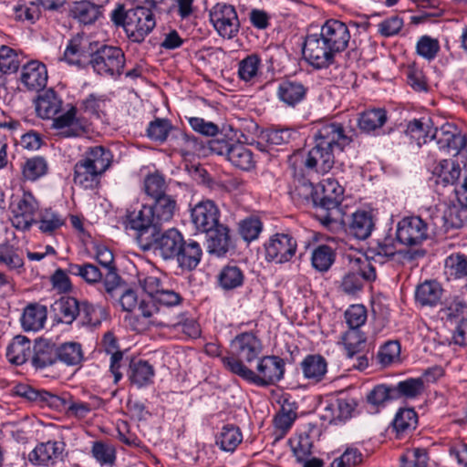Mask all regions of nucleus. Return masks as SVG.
I'll use <instances>...</instances> for the list:
<instances>
[{"label": "nucleus", "instance_id": "1", "mask_svg": "<svg viewBox=\"0 0 467 467\" xmlns=\"http://www.w3.org/2000/svg\"><path fill=\"white\" fill-rule=\"evenodd\" d=\"M315 146L308 151L304 165L309 171L326 174L335 164L336 152H342L352 142L342 124L326 123L314 134Z\"/></svg>", "mask_w": 467, "mask_h": 467}, {"label": "nucleus", "instance_id": "2", "mask_svg": "<svg viewBox=\"0 0 467 467\" xmlns=\"http://www.w3.org/2000/svg\"><path fill=\"white\" fill-rule=\"evenodd\" d=\"M320 192H313L312 200L315 207V217L328 230L334 231L339 225L345 224L340 217L339 205L342 202L344 188L332 178L324 180L319 184Z\"/></svg>", "mask_w": 467, "mask_h": 467}, {"label": "nucleus", "instance_id": "3", "mask_svg": "<svg viewBox=\"0 0 467 467\" xmlns=\"http://www.w3.org/2000/svg\"><path fill=\"white\" fill-rule=\"evenodd\" d=\"M111 151L100 145L89 147L74 166V182L85 189L94 188L99 177L110 167Z\"/></svg>", "mask_w": 467, "mask_h": 467}, {"label": "nucleus", "instance_id": "4", "mask_svg": "<svg viewBox=\"0 0 467 467\" xmlns=\"http://www.w3.org/2000/svg\"><path fill=\"white\" fill-rule=\"evenodd\" d=\"M110 17L114 25L122 26L128 38L135 43L143 42L156 26L152 11L144 6L126 11L122 5H118Z\"/></svg>", "mask_w": 467, "mask_h": 467}, {"label": "nucleus", "instance_id": "5", "mask_svg": "<svg viewBox=\"0 0 467 467\" xmlns=\"http://www.w3.org/2000/svg\"><path fill=\"white\" fill-rule=\"evenodd\" d=\"M262 351L261 340L252 332H244L231 341L228 354L222 357L221 360L227 370L239 377L236 368H248L246 364L257 360Z\"/></svg>", "mask_w": 467, "mask_h": 467}, {"label": "nucleus", "instance_id": "6", "mask_svg": "<svg viewBox=\"0 0 467 467\" xmlns=\"http://www.w3.org/2000/svg\"><path fill=\"white\" fill-rule=\"evenodd\" d=\"M90 54L88 65L93 71L106 78H118L122 75L125 67V54L119 47L99 45L98 42L89 45Z\"/></svg>", "mask_w": 467, "mask_h": 467}, {"label": "nucleus", "instance_id": "7", "mask_svg": "<svg viewBox=\"0 0 467 467\" xmlns=\"http://www.w3.org/2000/svg\"><path fill=\"white\" fill-rule=\"evenodd\" d=\"M285 361L278 356H263L257 359L256 371L238 367L239 377L257 387L275 385L284 378Z\"/></svg>", "mask_w": 467, "mask_h": 467}, {"label": "nucleus", "instance_id": "8", "mask_svg": "<svg viewBox=\"0 0 467 467\" xmlns=\"http://www.w3.org/2000/svg\"><path fill=\"white\" fill-rule=\"evenodd\" d=\"M302 53L305 60L318 69L327 68L334 64L335 57L337 55L321 32L306 36Z\"/></svg>", "mask_w": 467, "mask_h": 467}, {"label": "nucleus", "instance_id": "9", "mask_svg": "<svg viewBox=\"0 0 467 467\" xmlns=\"http://www.w3.org/2000/svg\"><path fill=\"white\" fill-rule=\"evenodd\" d=\"M302 53L305 60L318 69L327 68L334 64L335 57L337 55L321 32L306 36Z\"/></svg>", "mask_w": 467, "mask_h": 467}, {"label": "nucleus", "instance_id": "10", "mask_svg": "<svg viewBox=\"0 0 467 467\" xmlns=\"http://www.w3.org/2000/svg\"><path fill=\"white\" fill-rule=\"evenodd\" d=\"M302 53L305 60L318 69L327 68L334 64L335 57L337 55L321 32L306 36Z\"/></svg>", "mask_w": 467, "mask_h": 467}, {"label": "nucleus", "instance_id": "11", "mask_svg": "<svg viewBox=\"0 0 467 467\" xmlns=\"http://www.w3.org/2000/svg\"><path fill=\"white\" fill-rule=\"evenodd\" d=\"M38 208V202L30 192H24L21 196L12 195L9 204L12 225L17 230L28 231L36 223L35 214Z\"/></svg>", "mask_w": 467, "mask_h": 467}, {"label": "nucleus", "instance_id": "12", "mask_svg": "<svg viewBox=\"0 0 467 467\" xmlns=\"http://www.w3.org/2000/svg\"><path fill=\"white\" fill-rule=\"evenodd\" d=\"M428 223L420 216H406L396 226V240L407 247H419L428 240Z\"/></svg>", "mask_w": 467, "mask_h": 467}, {"label": "nucleus", "instance_id": "13", "mask_svg": "<svg viewBox=\"0 0 467 467\" xmlns=\"http://www.w3.org/2000/svg\"><path fill=\"white\" fill-rule=\"evenodd\" d=\"M184 237L182 234L176 228H170L164 232L158 228L157 234L150 238V243L143 245V251L153 250L155 254H159L163 260H174L175 255L178 254L179 248L182 247Z\"/></svg>", "mask_w": 467, "mask_h": 467}, {"label": "nucleus", "instance_id": "14", "mask_svg": "<svg viewBox=\"0 0 467 467\" xmlns=\"http://www.w3.org/2000/svg\"><path fill=\"white\" fill-rule=\"evenodd\" d=\"M210 21L223 37L232 39L239 32L240 22L235 8L225 3H218L209 13Z\"/></svg>", "mask_w": 467, "mask_h": 467}, {"label": "nucleus", "instance_id": "15", "mask_svg": "<svg viewBox=\"0 0 467 467\" xmlns=\"http://www.w3.org/2000/svg\"><path fill=\"white\" fill-rule=\"evenodd\" d=\"M127 227L135 231V239L140 248L150 243V238L157 234L159 227L147 204L140 211L130 213L127 216Z\"/></svg>", "mask_w": 467, "mask_h": 467}, {"label": "nucleus", "instance_id": "16", "mask_svg": "<svg viewBox=\"0 0 467 467\" xmlns=\"http://www.w3.org/2000/svg\"><path fill=\"white\" fill-rule=\"evenodd\" d=\"M297 248L296 239L289 234H275L265 244L267 262L284 264L292 259Z\"/></svg>", "mask_w": 467, "mask_h": 467}, {"label": "nucleus", "instance_id": "17", "mask_svg": "<svg viewBox=\"0 0 467 467\" xmlns=\"http://www.w3.org/2000/svg\"><path fill=\"white\" fill-rule=\"evenodd\" d=\"M432 138L440 150H446L453 156H457L467 144L466 137L458 132V129L450 123L442 125L440 129L436 128Z\"/></svg>", "mask_w": 467, "mask_h": 467}, {"label": "nucleus", "instance_id": "18", "mask_svg": "<svg viewBox=\"0 0 467 467\" xmlns=\"http://www.w3.org/2000/svg\"><path fill=\"white\" fill-rule=\"evenodd\" d=\"M191 216L195 228L202 233L209 232L221 224L219 209L211 200H203L196 203L191 211Z\"/></svg>", "mask_w": 467, "mask_h": 467}, {"label": "nucleus", "instance_id": "19", "mask_svg": "<svg viewBox=\"0 0 467 467\" xmlns=\"http://www.w3.org/2000/svg\"><path fill=\"white\" fill-rule=\"evenodd\" d=\"M320 32L337 54H340L348 47L351 37L348 26L337 19L327 20L322 25Z\"/></svg>", "mask_w": 467, "mask_h": 467}, {"label": "nucleus", "instance_id": "20", "mask_svg": "<svg viewBox=\"0 0 467 467\" xmlns=\"http://www.w3.org/2000/svg\"><path fill=\"white\" fill-rule=\"evenodd\" d=\"M65 451L63 441H48L37 444L35 449L29 452L28 461L38 466L53 465L58 460H62Z\"/></svg>", "mask_w": 467, "mask_h": 467}, {"label": "nucleus", "instance_id": "21", "mask_svg": "<svg viewBox=\"0 0 467 467\" xmlns=\"http://www.w3.org/2000/svg\"><path fill=\"white\" fill-rule=\"evenodd\" d=\"M78 109L74 106L63 114L54 117L52 127L60 130L59 134L64 138L81 136L86 132V122L83 119L77 117Z\"/></svg>", "mask_w": 467, "mask_h": 467}, {"label": "nucleus", "instance_id": "22", "mask_svg": "<svg viewBox=\"0 0 467 467\" xmlns=\"http://www.w3.org/2000/svg\"><path fill=\"white\" fill-rule=\"evenodd\" d=\"M33 351L31 363L36 369H44L57 361V346L49 340L36 341Z\"/></svg>", "mask_w": 467, "mask_h": 467}, {"label": "nucleus", "instance_id": "23", "mask_svg": "<svg viewBox=\"0 0 467 467\" xmlns=\"http://www.w3.org/2000/svg\"><path fill=\"white\" fill-rule=\"evenodd\" d=\"M22 83L29 89L39 91L47 82V70L44 64L31 61L23 67L21 75Z\"/></svg>", "mask_w": 467, "mask_h": 467}, {"label": "nucleus", "instance_id": "24", "mask_svg": "<svg viewBox=\"0 0 467 467\" xmlns=\"http://www.w3.org/2000/svg\"><path fill=\"white\" fill-rule=\"evenodd\" d=\"M202 256V249L200 244L194 240H183L182 247L174 260L182 270L192 271L200 264Z\"/></svg>", "mask_w": 467, "mask_h": 467}, {"label": "nucleus", "instance_id": "25", "mask_svg": "<svg viewBox=\"0 0 467 467\" xmlns=\"http://www.w3.org/2000/svg\"><path fill=\"white\" fill-rule=\"evenodd\" d=\"M62 103V99L53 89H47L35 100L36 114L41 119H53L60 112Z\"/></svg>", "mask_w": 467, "mask_h": 467}, {"label": "nucleus", "instance_id": "26", "mask_svg": "<svg viewBox=\"0 0 467 467\" xmlns=\"http://www.w3.org/2000/svg\"><path fill=\"white\" fill-rule=\"evenodd\" d=\"M346 231L357 239L365 240L370 234L374 228V222L369 213L358 211L351 215V218L345 224Z\"/></svg>", "mask_w": 467, "mask_h": 467}, {"label": "nucleus", "instance_id": "27", "mask_svg": "<svg viewBox=\"0 0 467 467\" xmlns=\"http://www.w3.org/2000/svg\"><path fill=\"white\" fill-rule=\"evenodd\" d=\"M168 143L172 151L178 152L182 156L193 154L201 148L196 137L191 136L177 128L171 131Z\"/></svg>", "mask_w": 467, "mask_h": 467}, {"label": "nucleus", "instance_id": "28", "mask_svg": "<svg viewBox=\"0 0 467 467\" xmlns=\"http://www.w3.org/2000/svg\"><path fill=\"white\" fill-rule=\"evenodd\" d=\"M205 234H208V253L218 257L225 255L231 244L229 229L221 223L215 228H213V230L205 232Z\"/></svg>", "mask_w": 467, "mask_h": 467}, {"label": "nucleus", "instance_id": "29", "mask_svg": "<svg viewBox=\"0 0 467 467\" xmlns=\"http://www.w3.org/2000/svg\"><path fill=\"white\" fill-rule=\"evenodd\" d=\"M307 88L296 80H284L277 88V97L289 107H295L306 98Z\"/></svg>", "mask_w": 467, "mask_h": 467}, {"label": "nucleus", "instance_id": "30", "mask_svg": "<svg viewBox=\"0 0 467 467\" xmlns=\"http://www.w3.org/2000/svg\"><path fill=\"white\" fill-rule=\"evenodd\" d=\"M151 201L152 202L147 205L152 213L154 220L161 227L163 223L172 219L177 209L176 200L171 195L167 194Z\"/></svg>", "mask_w": 467, "mask_h": 467}, {"label": "nucleus", "instance_id": "31", "mask_svg": "<svg viewBox=\"0 0 467 467\" xmlns=\"http://www.w3.org/2000/svg\"><path fill=\"white\" fill-rule=\"evenodd\" d=\"M443 289L440 283L427 280L416 287L415 300L422 306H435L442 297Z\"/></svg>", "mask_w": 467, "mask_h": 467}, {"label": "nucleus", "instance_id": "32", "mask_svg": "<svg viewBox=\"0 0 467 467\" xmlns=\"http://www.w3.org/2000/svg\"><path fill=\"white\" fill-rule=\"evenodd\" d=\"M96 42H89L83 36L77 35L71 38L64 52L65 60L72 65H80L82 59L88 57L90 54L89 45L94 47Z\"/></svg>", "mask_w": 467, "mask_h": 467}, {"label": "nucleus", "instance_id": "33", "mask_svg": "<svg viewBox=\"0 0 467 467\" xmlns=\"http://www.w3.org/2000/svg\"><path fill=\"white\" fill-rule=\"evenodd\" d=\"M59 321L65 324H72L81 315V303L72 296H61L52 306Z\"/></svg>", "mask_w": 467, "mask_h": 467}, {"label": "nucleus", "instance_id": "34", "mask_svg": "<svg viewBox=\"0 0 467 467\" xmlns=\"http://www.w3.org/2000/svg\"><path fill=\"white\" fill-rule=\"evenodd\" d=\"M154 374L153 367L146 360H132L130 363L128 378L131 384L138 388L150 385L152 382Z\"/></svg>", "mask_w": 467, "mask_h": 467}, {"label": "nucleus", "instance_id": "35", "mask_svg": "<svg viewBox=\"0 0 467 467\" xmlns=\"http://www.w3.org/2000/svg\"><path fill=\"white\" fill-rule=\"evenodd\" d=\"M47 315V310L45 306L36 303L28 305L21 317L23 328L26 331H37L43 328Z\"/></svg>", "mask_w": 467, "mask_h": 467}, {"label": "nucleus", "instance_id": "36", "mask_svg": "<svg viewBox=\"0 0 467 467\" xmlns=\"http://www.w3.org/2000/svg\"><path fill=\"white\" fill-rule=\"evenodd\" d=\"M387 119V111L384 109H369L359 115L358 126L365 133H375L384 126Z\"/></svg>", "mask_w": 467, "mask_h": 467}, {"label": "nucleus", "instance_id": "37", "mask_svg": "<svg viewBox=\"0 0 467 467\" xmlns=\"http://www.w3.org/2000/svg\"><path fill=\"white\" fill-rule=\"evenodd\" d=\"M433 175L435 176L436 184L447 186L449 184H456L459 182L462 171L459 164L450 160H442L434 168Z\"/></svg>", "mask_w": 467, "mask_h": 467}, {"label": "nucleus", "instance_id": "38", "mask_svg": "<svg viewBox=\"0 0 467 467\" xmlns=\"http://www.w3.org/2000/svg\"><path fill=\"white\" fill-rule=\"evenodd\" d=\"M31 354V341L24 336L15 337L6 349L8 360L15 365L26 362Z\"/></svg>", "mask_w": 467, "mask_h": 467}, {"label": "nucleus", "instance_id": "39", "mask_svg": "<svg viewBox=\"0 0 467 467\" xmlns=\"http://www.w3.org/2000/svg\"><path fill=\"white\" fill-rule=\"evenodd\" d=\"M101 6L89 1L76 2L70 8V16L80 24L91 25L101 16Z\"/></svg>", "mask_w": 467, "mask_h": 467}, {"label": "nucleus", "instance_id": "40", "mask_svg": "<svg viewBox=\"0 0 467 467\" xmlns=\"http://www.w3.org/2000/svg\"><path fill=\"white\" fill-rule=\"evenodd\" d=\"M301 368L306 379L319 382L327 373V364L320 355H308L301 362Z\"/></svg>", "mask_w": 467, "mask_h": 467}, {"label": "nucleus", "instance_id": "41", "mask_svg": "<svg viewBox=\"0 0 467 467\" xmlns=\"http://www.w3.org/2000/svg\"><path fill=\"white\" fill-rule=\"evenodd\" d=\"M243 441L240 429L234 424L224 425L216 435V444L223 451L234 452Z\"/></svg>", "mask_w": 467, "mask_h": 467}, {"label": "nucleus", "instance_id": "42", "mask_svg": "<svg viewBox=\"0 0 467 467\" xmlns=\"http://www.w3.org/2000/svg\"><path fill=\"white\" fill-rule=\"evenodd\" d=\"M217 278L220 287L225 291H230L243 285L244 275L239 266L227 265L222 268Z\"/></svg>", "mask_w": 467, "mask_h": 467}, {"label": "nucleus", "instance_id": "43", "mask_svg": "<svg viewBox=\"0 0 467 467\" xmlns=\"http://www.w3.org/2000/svg\"><path fill=\"white\" fill-rule=\"evenodd\" d=\"M227 160L234 166L244 171H249L254 166L252 150L246 145L239 141H235V143L233 144Z\"/></svg>", "mask_w": 467, "mask_h": 467}, {"label": "nucleus", "instance_id": "44", "mask_svg": "<svg viewBox=\"0 0 467 467\" xmlns=\"http://www.w3.org/2000/svg\"><path fill=\"white\" fill-rule=\"evenodd\" d=\"M296 409L295 403L287 401L281 406V410L274 418V424L278 432L277 438L284 437L292 427L297 417Z\"/></svg>", "mask_w": 467, "mask_h": 467}, {"label": "nucleus", "instance_id": "45", "mask_svg": "<svg viewBox=\"0 0 467 467\" xmlns=\"http://www.w3.org/2000/svg\"><path fill=\"white\" fill-rule=\"evenodd\" d=\"M425 124L419 119H413L409 122L406 130L404 131L405 137L410 140V143H415L417 147H421L428 142H434L432 138L434 130H427Z\"/></svg>", "mask_w": 467, "mask_h": 467}, {"label": "nucleus", "instance_id": "46", "mask_svg": "<svg viewBox=\"0 0 467 467\" xmlns=\"http://www.w3.org/2000/svg\"><path fill=\"white\" fill-rule=\"evenodd\" d=\"M84 359L82 347L77 342H67L57 347V360L67 366H80Z\"/></svg>", "mask_w": 467, "mask_h": 467}, {"label": "nucleus", "instance_id": "47", "mask_svg": "<svg viewBox=\"0 0 467 467\" xmlns=\"http://www.w3.org/2000/svg\"><path fill=\"white\" fill-rule=\"evenodd\" d=\"M425 390L424 380L420 378H410L402 380L393 387L392 391L395 399L404 397L406 399H414L420 396Z\"/></svg>", "mask_w": 467, "mask_h": 467}, {"label": "nucleus", "instance_id": "48", "mask_svg": "<svg viewBox=\"0 0 467 467\" xmlns=\"http://www.w3.org/2000/svg\"><path fill=\"white\" fill-rule=\"evenodd\" d=\"M467 304L458 296L449 297L444 300L439 315L442 320L453 322L459 317H464Z\"/></svg>", "mask_w": 467, "mask_h": 467}, {"label": "nucleus", "instance_id": "49", "mask_svg": "<svg viewBox=\"0 0 467 467\" xmlns=\"http://www.w3.org/2000/svg\"><path fill=\"white\" fill-rule=\"evenodd\" d=\"M143 189L146 195L153 200L167 195L168 184L164 176L156 171L145 177Z\"/></svg>", "mask_w": 467, "mask_h": 467}, {"label": "nucleus", "instance_id": "50", "mask_svg": "<svg viewBox=\"0 0 467 467\" xmlns=\"http://www.w3.org/2000/svg\"><path fill=\"white\" fill-rule=\"evenodd\" d=\"M334 250L327 244L316 247L311 255L313 267L319 272H327L335 261Z\"/></svg>", "mask_w": 467, "mask_h": 467}, {"label": "nucleus", "instance_id": "51", "mask_svg": "<svg viewBox=\"0 0 467 467\" xmlns=\"http://www.w3.org/2000/svg\"><path fill=\"white\" fill-rule=\"evenodd\" d=\"M174 129L170 119L156 118L149 123L147 136L153 141L162 143L169 140Z\"/></svg>", "mask_w": 467, "mask_h": 467}, {"label": "nucleus", "instance_id": "52", "mask_svg": "<svg viewBox=\"0 0 467 467\" xmlns=\"http://www.w3.org/2000/svg\"><path fill=\"white\" fill-rule=\"evenodd\" d=\"M445 275L448 278L460 279L467 276V255L452 254L445 259Z\"/></svg>", "mask_w": 467, "mask_h": 467}, {"label": "nucleus", "instance_id": "53", "mask_svg": "<svg viewBox=\"0 0 467 467\" xmlns=\"http://www.w3.org/2000/svg\"><path fill=\"white\" fill-rule=\"evenodd\" d=\"M67 272L70 275L80 276L88 284H95L101 281L103 273L99 267L90 263L83 265L69 264Z\"/></svg>", "mask_w": 467, "mask_h": 467}, {"label": "nucleus", "instance_id": "54", "mask_svg": "<svg viewBox=\"0 0 467 467\" xmlns=\"http://www.w3.org/2000/svg\"><path fill=\"white\" fill-rule=\"evenodd\" d=\"M418 423V416L413 409H400L392 421L393 429L398 434L414 430Z\"/></svg>", "mask_w": 467, "mask_h": 467}, {"label": "nucleus", "instance_id": "55", "mask_svg": "<svg viewBox=\"0 0 467 467\" xmlns=\"http://www.w3.org/2000/svg\"><path fill=\"white\" fill-rule=\"evenodd\" d=\"M261 61V57L255 53L250 54L240 60L238 63V77L240 79L249 82L256 78L259 74Z\"/></svg>", "mask_w": 467, "mask_h": 467}, {"label": "nucleus", "instance_id": "56", "mask_svg": "<svg viewBox=\"0 0 467 467\" xmlns=\"http://www.w3.org/2000/svg\"><path fill=\"white\" fill-rule=\"evenodd\" d=\"M80 310L83 322L93 327L99 326L109 316L106 307L100 305H91L86 301L81 303Z\"/></svg>", "mask_w": 467, "mask_h": 467}, {"label": "nucleus", "instance_id": "57", "mask_svg": "<svg viewBox=\"0 0 467 467\" xmlns=\"http://www.w3.org/2000/svg\"><path fill=\"white\" fill-rule=\"evenodd\" d=\"M14 392L16 395L24 398L31 402H36L38 404L44 402H49L51 400L57 399V396L52 395L50 392L47 390H38L27 384H17L14 388Z\"/></svg>", "mask_w": 467, "mask_h": 467}, {"label": "nucleus", "instance_id": "58", "mask_svg": "<svg viewBox=\"0 0 467 467\" xmlns=\"http://www.w3.org/2000/svg\"><path fill=\"white\" fill-rule=\"evenodd\" d=\"M342 339L347 356L349 358L358 354L364 348L366 342L365 335L358 329H349L344 334Z\"/></svg>", "mask_w": 467, "mask_h": 467}, {"label": "nucleus", "instance_id": "59", "mask_svg": "<svg viewBox=\"0 0 467 467\" xmlns=\"http://www.w3.org/2000/svg\"><path fill=\"white\" fill-rule=\"evenodd\" d=\"M372 258L375 262L384 264L396 254V247L391 238H384L369 248Z\"/></svg>", "mask_w": 467, "mask_h": 467}, {"label": "nucleus", "instance_id": "60", "mask_svg": "<svg viewBox=\"0 0 467 467\" xmlns=\"http://www.w3.org/2000/svg\"><path fill=\"white\" fill-rule=\"evenodd\" d=\"M263 230V223L258 217L250 216L239 223V233L246 242L258 238Z\"/></svg>", "mask_w": 467, "mask_h": 467}, {"label": "nucleus", "instance_id": "61", "mask_svg": "<svg viewBox=\"0 0 467 467\" xmlns=\"http://www.w3.org/2000/svg\"><path fill=\"white\" fill-rule=\"evenodd\" d=\"M400 355V343L396 340H389L379 348L377 354V358L382 366L387 367L395 361H399Z\"/></svg>", "mask_w": 467, "mask_h": 467}, {"label": "nucleus", "instance_id": "62", "mask_svg": "<svg viewBox=\"0 0 467 467\" xmlns=\"http://www.w3.org/2000/svg\"><path fill=\"white\" fill-rule=\"evenodd\" d=\"M0 264L6 265L10 270L21 268L23 259L18 255L16 249L5 242L0 244Z\"/></svg>", "mask_w": 467, "mask_h": 467}, {"label": "nucleus", "instance_id": "63", "mask_svg": "<svg viewBox=\"0 0 467 467\" xmlns=\"http://www.w3.org/2000/svg\"><path fill=\"white\" fill-rule=\"evenodd\" d=\"M47 170V164L44 158L35 157L28 159L23 166V175L26 180L36 181L43 176Z\"/></svg>", "mask_w": 467, "mask_h": 467}, {"label": "nucleus", "instance_id": "64", "mask_svg": "<svg viewBox=\"0 0 467 467\" xmlns=\"http://www.w3.org/2000/svg\"><path fill=\"white\" fill-rule=\"evenodd\" d=\"M401 467H427L428 455L424 449L408 451L400 457Z\"/></svg>", "mask_w": 467, "mask_h": 467}]
</instances>
